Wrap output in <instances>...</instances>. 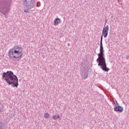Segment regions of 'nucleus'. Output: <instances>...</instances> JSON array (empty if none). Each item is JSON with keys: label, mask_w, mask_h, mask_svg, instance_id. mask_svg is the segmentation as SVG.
Instances as JSON below:
<instances>
[{"label": "nucleus", "mask_w": 129, "mask_h": 129, "mask_svg": "<svg viewBox=\"0 0 129 129\" xmlns=\"http://www.w3.org/2000/svg\"><path fill=\"white\" fill-rule=\"evenodd\" d=\"M23 48L21 47V45H16L9 50L8 56L9 59L14 62H19L23 58Z\"/></svg>", "instance_id": "obj_1"}, {"label": "nucleus", "mask_w": 129, "mask_h": 129, "mask_svg": "<svg viewBox=\"0 0 129 129\" xmlns=\"http://www.w3.org/2000/svg\"><path fill=\"white\" fill-rule=\"evenodd\" d=\"M11 0H2L0 1V6H8Z\"/></svg>", "instance_id": "obj_8"}, {"label": "nucleus", "mask_w": 129, "mask_h": 129, "mask_svg": "<svg viewBox=\"0 0 129 129\" xmlns=\"http://www.w3.org/2000/svg\"><path fill=\"white\" fill-rule=\"evenodd\" d=\"M2 78L7 82L8 85H12V87L18 88L19 86V79L16 75L14 74V72L8 71L6 73L4 72L2 74Z\"/></svg>", "instance_id": "obj_2"}, {"label": "nucleus", "mask_w": 129, "mask_h": 129, "mask_svg": "<svg viewBox=\"0 0 129 129\" xmlns=\"http://www.w3.org/2000/svg\"><path fill=\"white\" fill-rule=\"evenodd\" d=\"M126 59L129 60V55H127L126 57Z\"/></svg>", "instance_id": "obj_17"}, {"label": "nucleus", "mask_w": 129, "mask_h": 129, "mask_svg": "<svg viewBox=\"0 0 129 129\" xmlns=\"http://www.w3.org/2000/svg\"><path fill=\"white\" fill-rule=\"evenodd\" d=\"M113 104H114V105H115V106H119V104H118V103H117V101H115L113 102Z\"/></svg>", "instance_id": "obj_13"}, {"label": "nucleus", "mask_w": 129, "mask_h": 129, "mask_svg": "<svg viewBox=\"0 0 129 129\" xmlns=\"http://www.w3.org/2000/svg\"><path fill=\"white\" fill-rule=\"evenodd\" d=\"M36 7H37V8H39V7H41V3H40V2H37L36 3Z\"/></svg>", "instance_id": "obj_14"}, {"label": "nucleus", "mask_w": 129, "mask_h": 129, "mask_svg": "<svg viewBox=\"0 0 129 129\" xmlns=\"http://www.w3.org/2000/svg\"><path fill=\"white\" fill-rule=\"evenodd\" d=\"M61 117H60V115H53L52 117L53 119H54V120H56V119H58V118H60Z\"/></svg>", "instance_id": "obj_10"}, {"label": "nucleus", "mask_w": 129, "mask_h": 129, "mask_svg": "<svg viewBox=\"0 0 129 129\" xmlns=\"http://www.w3.org/2000/svg\"><path fill=\"white\" fill-rule=\"evenodd\" d=\"M114 110L116 112H122L123 111V107L121 106H116L114 108Z\"/></svg>", "instance_id": "obj_7"}, {"label": "nucleus", "mask_w": 129, "mask_h": 129, "mask_svg": "<svg viewBox=\"0 0 129 129\" xmlns=\"http://www.w3.org/2000/svg\"><path fill=\"white\" fill-rule=\"evenodd\" d=\"M108 31H109V27L108 25L106 26L105 27H104L103 29L102 30V34L101 36V40H100V43L102 44V41L103 40V37L104 38H107V35H108Z\"/></svg>", "instance_id": "obj_5"}, {"label": "nucleus", "mask_w": 129, "mask_h": 129, "mask_svg": "<svg viewBox=\"0 0 129 129\" xmlns=\"http://www.w3.org/2000/svg\"><path fill=\"white\" fill-rule=\"evenodd\" d=\"M61 23V20L59 19V18H56L54 21V25H58V24H60Z\"/></svg>", "instance_id": "obj_9"}, {"label": "nucleus", "mask_w": 129, "mask_h": 129, "mask_svg": "<svg viewBox=\"0 0 129 129\" xmlns=\"http://www.w3.org/2000/svg\"><path fill=\"white\" fill-rule=\"evenodd\" d=\"M24 13H25V14H28V13H30L28 9H24Z\"/></svg>", "instance_id": "obj_16"}, {"label": "nucleus", "mask_w": 129, "mask_h": 129, "mask_svg": "<svg viewBox=\"0 0 129 129\" xmlns=\"http://www.w3.org/2000/svg\"><path fill=\"white\" fill-rule=\"evenodd\" d=\"M23 2L25 7H28V10L35 8L34 4L36 3V0H24Z\"/></svg>", "instance_id": "obj_4"}, {"label": "nucleus", "mask_w": 129, "mask_h": 129, "mask_svg": "<svg viewBox=\"0 0 129 129\" xmlns=\"http://www.w3.org/2000/svg\"><path fill=\"white\" fill-rule=\"evenodd\" d=\"M0 129H4V123H0Z\"/></svg>", "instance_id": "obj_15"}, {"label": "nucleus", "mask_w": 129, "mask_h": 129, "mask_svg": "<svg viewBox=\"0 0 129 129\" xmlns=\"http://www.w3.org/2000/svg\"><path fill=\"white\" fill-rule=\"evenodd\" d=\"M49 117H50V115H49V113L44 114V118H46L47 119V118H49Z\"/></svg>", "instance_id": "obj_12"}, {"label": "nucleus", "mask_w": 129, "mask_h": 129, "mask_svg": "<svg viewBox=\"0 0 129 129\" xmlns=\"http://www.w3.org/2000/svg\"><path fill=\"white\" fill-rule=\"evenodd\" d=\"M4 106L3 105V104H0V112H4Z\"/></svg>", "instance_id": "obj_11"}, {"label": "nucleus", "mask_w": 129, "mask_h": 129, "mask_svg": "<svg viewBox=\"0 0 129 129\" xmlns=\"http://www.w3.org/2000/svg\"><path fill=\"white\" fill-rule=\"evenodd\" d=\"M98 63V66H99L104 72H108L110 70L107 68L106 62H105V57H104V50L103 49V45L100 43V52L98 54V58L96 59Z\"/></svg>", "instance_id": "obj_3"}, {"label": "nucleus", "mask_w": 129, "mask_h": 129, "mask_svg": "<svg viewBox=\"0 0 129 129\" xmlns=\"http://www.w3.org/2000/svg\"><path fill=\"white\" fill-rule=\"evenodd\" d=\"M81 74L82 79L85 80L88 77V70L86 68L83 67L82 68H81Z\"/></svg>", "instance_id": "obj_6"}]
</instances>
